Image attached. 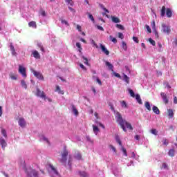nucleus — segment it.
Returning a JSON list of instances; mask_svg holds the SVG:
<instances>
[{"label":"nucleus","instance_id":"1","mask_svg":"<svg viewBox=\"0 0 177 177\" xmlns=\"http://www.w3.org/2000/svg\"><path fill=\"white\" fill-rule=\"evenodd\" d=\"M116 122L120 125V127L124 131V132H127V129H130V131H132L133 129V127H132V124L131 123L128 122L127 120L122 119V115L120 112H116Z\"/></svg>","mask_w":177,"mask_h":177},{"label":"nucleus","instance_id":"2","mask_svg":"<svg viewBox=\"0 0 177 177\" xmlns=\"http://www.w3.org/2000/svg\"><path fill=\"white\" fill-rule=\"evenodd\" d=\"M67 157H68V150L64 148L63 151L61 153V158L58 160L59 162L66 167V164L67 162Z\"/></svg>","mask_w":177,"mask_h":177},{"label":"nucleus","instance_id":"3","mask_svg":"<svg viewBox=\"0 0 177 177\" xmlns=\"http://www.w3.org/2000/svg\"><path fill=\"white\" fill-rule=\"evenodd\" d=\"M162 26V32L163 34H166V35H169L171 34V26L166 25L165 24L162 23L161 24Z\"/></svg>","mask_w":177,"mask_h":177},{"label":"nucleus","instance_id":"4","mask_svg":"<svg viewBox=\"0 0 177 177\" xmlns=\"http://www.w3.org/2000/svg\"><path fill=\"white\" fill-rule=\"evenodd\" d=\"M35 95L37 96V97H41L44 100H46V99H48V97H46V94H45V92L41 91V90L39 88L36 89Z\"/></svg>","mask_w":177,"mask_h":177},{"label":"nucleus","instance_id":"5","mask_svg":"<svg viewBox=\"0 0 177 177\" xmlns=\"http://www.w3.org/2000/svg\"><path fill=\"white\" fill-rule=\"evenodd\" d=\"M32 73L37 78L38 80H40L41 81H45V78L44 77V75L41 73V72H38L34 69H32Z\"/></svg>","mask_w":177,"mask_h":177},{"label":"nucleus","instance_id":"6","mask_svg":"<svg viewBox=\"0 0 177 177\" xmlns=\"http://www.w3.org/2000/svg\"><path fill=\"white\" fill-rule=\"evenodd\" d=\"M26 172H27L28 177H38V171H35V169H30L29 170L26 169Z\"/></svg>","mask_w":177,"mask_h":177},{"label":"nucleus","instance_id":"7","mask_svg":"<svg viewBox=\"0 0 177 177\" xmlns=\"http://www.w3.org/2000/svg\"><path fill=\"white\" fill-rule=\"evenodd\" d=\"M160 96L165 104H168V103H169V100L168 99V96L167 95V93L162 92L160 93Z\"/></svg>","mask_w":177,"mask_h":177},{"label":"nucleus","instance_id":"8","mask_svg":"<svg viewBox=\"0 0 177 177\" xmlns=\"http://www.w3.org/2000/svg\"><path fill=\"white\" fill-rule=\"evenodd\" d=\"M19 73L21 74L25 78L27 77V73H26V68L23 67L21 65L19 66Z\"/></svg>","mask_w":177,"mask_h":177},{"label":"nucleus","instance_id":"9","mask_svg":"<svg viewBox=\"0 0 177 177\" xmlns=\"http://www.w3.org/2000/svg\"><path fill=\"white\" fill-rule=\"evenodd\" d=\"M100 47L102 50V52L104 53L106 56H109L110 55V51L106 48V46L103 44L100 45Z\"/></svg>","mask_w":177,"mask_h":177},{"label":"nucleus","instance_id":"10","mask_svg":"<svg viewBox=\"0 0 177 177\" xmlns=\"http://www.w3.org/2000/svg\"><path fill=\"white\" fill-rule=\"evenodd\" d=\"M48 167L50 168V171H51L53 174H54L55 175H59V171H57V169H56V167H55L53 165L49 164Z\"/></svg>","mask_w":177,"mask_h":177},{"label":"nucleus","instance_id":"11","mask_svg":"<svg viewBox=\"0 0 177 177\" xmlns=\"http://www.w3.org/2000/svg\"><path fill=\"white\" fill-rule=\"evenodd\" d=\"M18 124L21 126V128H24V127H26V120L24 118H20L19 119Z\"/></svg>","mask_w":177,"mask_h":177},{"label":"nucleus","instance_id":"12","mask_svg":"<svg viewBox=\"0 0 177 177\" xmlns=\"http://www.w3.org/2000/svg\"><path fill=\"white\" fill-rule=\"evenodd\" d=\"M0 145L2 147V149H5V147L6 146H8V144L6 143V141H5V139H3L2 138L0 139Z\"/></svg>","mask_w":177,"mask_h":177},{"label":"nucleus","instance_id":"13","mask_svg":"<svg viewBox=\"0 0 177 177\" xmlns=\"http://www.w3.org/2000/svg\"><path fill=\"white\" fill-rule=\"evenodd\" d=\"M32 54L33 55V57H35V59H41V55L38 51L34 50L32 52Z\"/></svg>","mask_w":177,"mask_h":177},{"label":"nucleus","instance_id":"14","mask_svg":"<svg viewBox=\"0 0 177 177\" xmlns=\"http://www.w3.org/2000/svg\"><path fill=\"white\" fill-rule=\"evenodd\" d=\"M106 66L111 71L112 73H114V66H113V64L109 62H106Z\"/></svg>","mask_w":177,"mask_h":177},{"label":"nucleus","instance_id":"15","mask_svg":"<svg viewBox=\"0 0 177 177\" xmlns=\"http://www.w3.org/2000/svg\"><path fill=\"white\" fill-rule=\"evenodd\" d=\"M111 20L113 23H121V19H120V18L115 16H111Z\"/></svg>","mask_w":177,"mask_h":177},{"label":"nucleus","instance_id":"16","mask_svg":"<svg viewBox=\"0 0 177 177\" xmlns=\"http://www.w3.org/2000/svg\"><path fill=\"white\" fill-rule=\"evenodd\" d=\"M10 49L12 56H15V55H16V50L15 49V46H13V44L12 43L10 44Z\"/></svg>","mask_w":177,"mask_h":177},{"label":"nucleus","instance_id":"17","mask_svg":"<svg viewBox=\"0 0 177 177\" xmlns=\"http://www.w3.org/2000/svg\"><path fill=\"white\" fill-rule=\"evenodd\" d=\"M135 97H136L138 103H139V104H143V102H142V98H140V95L139 94H136L135 95Z\"/></svg>","mask_w":177,"mask_h":177},{"label":"nucleus","instance_id":"18","mask_svg":"<svg viewBox=\"0 0 177 177\" xmlns=\"http://www.w3.org/2000/svg\"><path fill=\"white\" fill-rule=\"evenodd\" d=\"M166 16H167L169 18L172 17V10H171V8L166 9Z\"/></svg>","mask_w":177,"mask_h":177},{"label":"nucleus","instance_id":"19","mask_svg":"<svg viewBox=\"0 0 177 177\" xmlns=\"http://www.w3.org/2000/svg\"><path fill=\"white\" fill-rule=\"evenodd\" d=\"M55 92H58L60 95H64V91L60 88V86H57Z\"/></svg>","mask_w":177,"mask_h":177},{"label":"nucleus","instance_id":"20","mask_svg":"<svg viewBox=\"0 0 177 177\" xmlns=\"http://www.w3.org/2000/svg\"><path fill=\"white\" fill-rule=\"evenodd\" d=\"M29 27H32V28H37V22L32 21L28 23Z\"/></svg>","mask_w":177,"mask_h":177},{"label":"nucleus","instance_id":"21","mask_svg":"<svg viewBox=\"0 0 177 177\" xmlns=\"http://www.w3.org/2000/svg\"><path fill=\"white\" fill-rule=\"evenodd\" d=\"M145 106L148 110V111H151V106H150V102H145Z\"/></svg>","mask_w":177,"mask_h":177},{"label":"nucleus","instance_id":"22","mask_svg":"<svg viewBox=\"0 0 177 177\" xmlns=\"http://www.w3.org/2000/svg\"><path fill=\"white\" fill-rule=\"evenodd\" d=\"M72 164H73V157L71 156V155H69L68 159V167H70V168H71Z\"/></svg>","mask_w":177,"mask_h":177},{"label":"nucleus","instance_id":"23","mask_svg":"<svg viewBox=\"0 0 177 177\" xmlns=\"http://www.w3.org/2000/svg\"><path fill=\"white\" fill-rule=\"evenodd\" d=\"M152 110L153 113H155V114H157V115L160 114V109H158V107L153 106L152 107Z\"/></svg>","mask_w":177,"mask_h":177},{"label":"nucleus","instance_id":"24","mask_svg":"<svg viewBox=\"0 0 177 177\" xmlns=\"http://www.w3.org/2000/svg\"><path fill=\"white\" fill-rule=\"evenodd\" d=\"M72 107V110L75 114V115H78L79 113H78V110L77 109V108L75 107V106L74 104L71 105Z\"/></svg>","mask_w":177,"mask_h":177},{"label":"nucleus","instance_id":"25","mask_svg":"<svg viewBox=\"0 0 177 177\" xmlns=\"http://www.w3.org/2000/svg\"><path fill=\"white\" fill-rule=\"evenodd\" d=\"M122 78L124 82L129 84V77H128V75L123 74Z\"/></svg>","mask_w":177,"mask_h":177},{"label":"nucleus","instance_id":"26","mask_svg":"<svg viewBox=\"0 0 177 177\" xmlns=\"http://www.w3.org/2000/svg\"><path fill=\"white\" fill-rule=\"evenodd\" d=\"M165 10H166L165 6H162L160 10L161 17H164L165 16Z\"/></svg>","mask_w":177,"mask_h":177},{"label":"nucleus","instance_id":"27","mask_svg":"<svg viewBox=\"0 0 177 177\" xmlns=\"http://www.w3.org/2000/svg\"><path fill=\"white\" fill-rule=\"evenodd\" d=\"M168 154L170 157H174L175 156V149H170L168 152Z\"/></svg>","mask_w":177,"mask_h":177},{"label":"nucleus","instance_id":"28","mask_svg":"<svg viewBox=\"0 0 177 177\" xmlns=\"http://www.w3.org/2000/svg\"><path fill=\"white\" fill-rule=\"evenodd\" d=\"M93 130L94 133L95 135H97V132H99V127H97V126L93 125Z\"/></svg>","mask_w":177,"mask_h":177},{"label":"nucleus","instance_id":"29","mask_svg":"<svg viewBox=\"0 0 177 177\" xmlns=\"http://www.w3.org/2000/svg\"><path fill=\"white\" fill-rule=\"evenodd\" d=\"M167 111L169 118H172V117H174V111H172V109H168Z\"/></svg>","mask_w":177,"mask_h":177},{"label":"nucleus","instance_id":"30","mask_svg":"<svg viewBox=\"0 0 177 177\" xmlns=\"http://www.w3.org/2000/svg\"><path fill=\"white\" fill-rule=\"evenodd\" d=\"M21 85L22 88H24V89H27V84H26V81L24 80H21Z\"/></svg>","mask_w":177,"mask_h":177},{"label":"nucleus","instance_id":"31","mask_svg":"<svg viewBox=\"0 0 177 177\" xmlns=\"http://www.w3.org/2000/svg\"><path fill=\"white\" fill-rule=\"evenodd\" d=\"M75 158L76 160H81V158H82V156L81 155V153H77L75 155Z\"/></svg>","mask_w":177,"mask_h":177},{"label":"nucleus","instance_id":"32","mask_svg":"<svg viewBox=\"0 0 177 177\" xmlns=\"http://www.w3.org/2000/svg\"><path fill=\"white\" fill-rule=\"evenodd\" d=\"M121 106L122 107H124V109H128V104L125 101H122L121 102Z\"/></svg>","mask_w":177,"mask_h":177},{"label":"nucleus","instance_id":"33","mask_svg":"<svg viewBox=\"0 0 177 177\" xmlns=\"http://www.w3.org/2000/svg\"><path fill=\"white\" fill-rule=\"evenodd\" d=\"M10 77L11 78V80H13L14 81H16V80H17V76L15 75V74L13 73L10 74Z\"/></svg>","mask_w":177,"mask_h":177},{"label":"nucleus","instance_id":"34","mask_svg":"<svg viewBox=\"0 0 177 177\" xmlns=\"http://www.w3.org/2000/svg\"><path fill=\"white\" fill-rule=\"evenodd\" d=\"M79 174L82 177H88V174L85 173V171H80Z\"/></svg>","mask_w":177,"mask_h":177},{"label":"nucleus","instance_id":"35","mask_svg":"<svg viewBox=\"0 0 177 177\" xmlns=\"http://www.w3.org/2000/svg\"><path fill=\"white\" fill-rule=\"evenodd\" d=\"M122 48L124 49V50H127V43L125 41H122Z\"/></svg>","mask_w":177,"mask_h":177},{"label":"nucleus","instance_id":"36","mask_svg":"<svg viewBox=\"0 0 177 177\" xmlns=\"http://www.w3.org/2000/svg\"><path fill=\"white\" fill-rule=\"evenodd\" d=\"M129 93H130L131 97H135V92H133V90L129 88Z\"/></svg>","mask_w":177,"mask_h":177},{"label":"nucleus","instance_id":"37","mask_svg":"<svg viewBox=\"0 0 177 177\" xmlns=\"http://www.w3.org/2000/svg\"><path fill=\"white\" fill-rule=\"evenodd\" d=\"M109 38L113 44H117V39L115 37H113V36L110 35Z\"/></svg>","mask_w":177,"mask_h":177},{"label":"nucleus","instance_id":"38","mask_svg":"<svg viewBox=\"0 0 177 177\" xmlns=\"http://www.w3.org/2000/svg\"><path fill=\"white\" fill-rule=\"evenodd\" d=\"M99 5L102 8V9H103V10H104V12H106V13H110L109 10H107V8H106L103 4H99Z\"/></svg>","mask_w":177,"mask_h":177},{"label":"nucleus","instance_id":"39","mask_svg":"<svg viewBox=\"0 0 177 177\" xmlns=\"http://www.w3.org/2000/svg\"><path fill=\"white\" fill-rule=\"evenodd\" d=\"M65 2L68 3V5H71V6H73L74 5V2L73 0H65Z\"/></svg>","mask_w":177,"mask_h":177},{"label":"nucleus","instance_id":"40","mask_svg":"<svg viewBox=\"0 0 177 177\" xmlns=\"http://www.w3.org/2000/svg\"><path fill=\"white\" fill-rule=\"evenodd\" d=\"M116 28H118L119 30H125V28H124V26L121 25V24H116Z\"/></svg>","mask_w":177,"mask_h":177},{"label":"nucleus","instance_id":"41","mask_svg":"<svg viewBox=\"0 0 177 177\" xmlns=\"http://www.w3.org/2000/svg\"><path fill=\"white\" fill-rule=\"evenodd\" d=\"M83 60H85L84 62V64H86V66H90L88 58L85 57H82Z\"/></svg>","mask_w":177,"mask_h":177},{"label":"nucleus","instance_id":"42","mask_svg":"<svg viewBox=\"0 0 177 177\" xmlns=\"http://www.w3.org/2000/svg\"><path fill=\"white\" fill-rule=\"evenodd\" d=\"M116 142L117 143H118L119 146H121V147H122V142H121V140L120 139V138L118 137L116 138Z\"/></svg>","mask_w":177,"mask_h":177},{"label":"nucleus","instance_id":"43","mask_svg":"<svg viewBox=\"0 0 177 177\" xmlns=\"http://www.w3.org/2000/svg\"><path fill=\"white\" fill-rule=\"evenodd\" d=\"M121 150L122 151H123L124 155L127 157L128 156V154L127 153V149L123 146H122Z\"/></svg>","mask_w":177,"mask_h":177},{"label":"nucleus","instance_id":"44","mask_svg":"<svg viewBox=\"0 0 177 177\" xmlns=\"http://www.w3.org/2000/svg\"><path fill=\"white\" fill-rule=\"evenodd\" d=\"M76 46L77 48H78L79 49V52H81V50H82V47L81 46V44L80 43H76Z\"/></svg>","mask_w":177,"mask_h":177},{"label":"nucleus","instance_id":"45","mask_svg":"<svg viewBox=\"0 0 177 177\" xmlns=\"http://www.w3.org/2000/svg\"><path fill=\"white\" fill-rule=\"evenodd\" d=\"M149 41L150 42V44H151V45H153V46H156V41L153 40V39L149 38Z\"/></svg>","mask_w":177,"mask_h":177},{"label":"nucleus","instance_id":"46","mask_svg":"<svg viewBox=\"0 0 177 177\" xmlns=\"http://www.w3.org/2000/svg\"><path fill=\"white\" fill-rule=\"evenodd\" d=\"M145 28H147V30L149 34H151V28L149 25H145Z\"/></svg>","mask_w":177,"mask_h":177},{"label":"nucleus","instance_id":"47","mask_svg":"<svg viewBox=\"0 0 177 177\" xmlns=\"http://www.w3.org/2000/svg\"><path fill=\"white\" fill-rule=\"evenodd\" d=\"M113 75H115V77H116V78H120L121 79V75H120V73H117V72H113Z\"/></svg>","mask_w":177,"mask_h":177},{"label":"nucleus","instance_id":"48","mask_svg":"<svg viewBox=\"0 0 177 177\" xmlns=\"http://www.w3.org/2000/svg\"><path fill=\"white\" fill-rule=\"evenodd\" d=\"M1 133H2L3 136H4V138H6V136H8L6 134V130H5V129H1Z\"/></svg>","mask_w":177,"mask_h":177},{"label":"nucleus","instance_id":"49","mask_svg":"<svg viewBox=\"0 0 177 177\" xmlns=\"http://www.w3.org/2000/svg\"><path fill=\"white\" fill-rule=\"evenodd\" d=\"M61 23L62 24H66V26H70V24H68V22L67 21H66L65 19H61Z\"/></svg>","mask_w":177,"mask_h":177},{"label":"nucleus","instance_id":"50","mask_svg":"<svg viewBox=\"0 0 177 177\" xmlns=\"http://www.w3.org/2000/svg\"><path fill=\"white\" fill-rule=\"evenodd\" d=\"M88 18L91 20V21H93V23L95 22V18H93V15H92V14L88 13Z\"/></svg>","mask_w":177,"mask_h":177},{"label":"nucleus","instance_id":"51","mask_svg":"<svg viewBox=\"0 0 177 177\" xmlns=\"http://www.w3.org/2000/svg\"><path fill=\"white\" fill-rule=\"evenodd\" d=\"M40 14L43 16V17H45V16H46V12H45V10H41L40 11Z\"/></svg>","mask_w":177,"mask_h":177},{"label":"nucleus","instance_id":"52","mask_svg":"<svg viewBox=\"0 0 177 177\" xmlns=\"http://www.w3.org/2000/svg\"><path fill=\"white\" fill-rule=\"evenodd\" d=\"M151 133L153 135H157V130L156 129H153L151 130Z\"/></svg>","mask_w":177,"mask_h":177},{"label":"nucleus","instance_id":"53","mask_svg":"<svg viewBox=\"0 0 177 177\" xmlns=\"http://www.w3.org/2000/svg\"><path fill=\"white\" fill-rule=\"evenodd\" d=\"M109 147L113 150V151H114V153H117V149H115V147H114V146L109 145Z\"/></svg>","mask_w":177,"mask_h":177},{"label":"nucleus","instance_id":"54","mask_svg":"<svg viewBox=\"0 0 177 177\" xmlns=\"http://www.w3.org/2000/svg\"><path fill=\"white\" fill-rule=\"evenodd\" d=\"M154 30H153V32H154V34H155V37H156V38H158V32L157 31V30L156 29H153Z\"/></svg>","mask_w":177,"mask_h":177},{"label":"nucleus","instance_id":"55","mask_svg":"<svg viewBox=\"0 0 177 177\" xmlns=\"http://www.w3.org/2000/svg\"><path fill=\"white\" fill-rule=\"evenodd\" d=\"M118 38H120V39H124V35L121 32H118Z\"/></svg>","mask_w":177,"mask_h":177},{"label":"nucleus","instance_id":"56","mask_svg":"<svg viewBox=\"0 0 177 177\" xmlns=\"http://www.w3.org/2000/svg\"><path fill=\"white\" fill-rule=\"evenodd\" d=\"M96 27L97 30H100V31H104V28H103L102 26L97 25Z\"/></svg>","mask_w":177,"mask_h":177},{"label":"nucleus","instance_id":"57","mask_svg":"<svg viewBox=\"0 0 177 177\" xmlns=\"http://www.w3.org/2000/svg\"><path fill=\"white\" fill-rule=\"evenodd\" d=\"M133 40L134 41V42H136V44H139V39H138V37H133Z\"/></svg>","mask_w":177,"mask_h":177},{"label":"nucleus","instance_id":"58","mask_svg":"<svg viewBox=\"0 0 177 177\" xmlns=\"http://www.w3.org/2000/svg\"><path fill=\"white\" fill-rule=\"evenodd\" d=\"M162 168H163V169H167V168H168V165H167V163H162Z\"/></svg>","mask_w":177,"mask_h":177},{"label":"nucleus","instance_id":"59","mask_svg":"<svg viewBox=\"0 0 177 177\" xmlns=\"http://www.w3.org/2000/svg\"><path fill=\"white\" fill-rule=\"evenodd\" d=\"M151 25L153 30H156V22L154 21L151 24Z\"/></svg>","mask_w":177,"mask_h":177},{"label":"nucleus","instance_id":"60","mask_svg":"<svg viewBox=\"0 0 177 177\" xmlns=\"http://www.w3.org/2000/svg\"><path fill=\"white\" fill-rule=\"evenodd\" d=\"M38 46H39V48H40V50H41V52H45V49L44 48L42 45L38 44Z\"/></svg>","mask_w":177,"mask_h":177},{"label":"nucleus","instance_id":"61","mask_svg":"<svg viewBox=\"0 0 177 177\" xmlns=\"http://www.w3.org/2000/svg\"><path fill=\"white\" fill-rule=\"evenodd\" d=\"M80 66L81 68H82V70H84L85 71H86V67H85V66H84V64H80Z\"/></svg>","mask_w":177,"mask_h":177},{"label":"nucleus","instance_id":"62","mask_svg":"<svg viewBox=\"0 0 177 177\" xmlns=\"http://www.w3.org/2000/svg\"><path fill=\"white\" fill-rule=\"evenodd\" d=\"M77 30H78V31L81 32V31H82V28L81 27V26L77 25Z\"/></svg>","mask_w":177,"mask_h":177},{"label":"nucleus","instance_id":"63","mask_svg":"<svg viewBox=\"0 0 177 177\" xmlns=\"http://www.w3.org/2000/svg\"><path fill=\"white\" fill-rule=\"evenodd\" d=\"M168 144H169L168 140L165 139L163 142V145H165V146H168Z\"/></svg>","mask_w":177,"mask_h":177},{"label":"nucleus","instance_id":"64","mask_svg":"<svg viewBox=\"0 0 177 177\" xmlns=\"http://www.w3.org/2000/svg\"><path fill=\"white\" fill-rule=\"evenodd\" d=\"M96 81H97V82L99 84V85H102V80H100V79L97 78V79H96Z\"/></svg>","mask_w":177,"mask_h":177}]
</instances>
